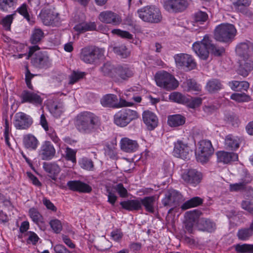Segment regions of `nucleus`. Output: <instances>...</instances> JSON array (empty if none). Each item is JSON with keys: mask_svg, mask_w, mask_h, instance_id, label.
<instances>
[{"mask_svg": "<svg viewBox=\"0 0 253 253\" xmlns=\"http://www.w3.org/2000/svg\"><path fill=\"white\" fill-rule=\"evenodd\" d=\"M75 125L81 133L90 134L97 130L100 126V121L93 113L84 111L76 117Z\"/></svg>", "mask_w": 253, "mask_h": 253, "instance_id": "f257e3e1", "label": "nucleus"}, {"mask_svg": "<svg viewBox=\"0 0 253 253\" xmlns=\"http://www.w3.org/2000/svg\"><path fill=\"white\" fill-rule=\"evenodd\" d=\"M237 33L233 24L223 23L218 25L214 30V39L219 42H230L232 41Z\"/></svg>", "mask_w": 253, "mask_h": 253, "instance_id": "f03ea898", "label": "nucleus"}, {"mask_svg": "<svg viewBox=\"0 0 253 253\" xmlns=\"http://www.w3.org/2000/svg\"><path fill=\"white\" fill-rule=\"evenodd\" d=\"M139 17L143 21L150 23H158L162 20V15L159 8L148 5L138 9Z\"/></svg>", "mask_w": 253, "mask_h": 253, "instance_id": "7ed1b4c3", "label": "nucleus"}, {"mask_svg": "<svg viewBox=\"0 0 253 253\" xmlns=\"http://www.w3.org/2000/svg\"><path fill=\"white\" fill-rule=\"evenodd\" d=\"M103 55V50L94 46H87L82 48L80 58L82 61L87 64H92Z\"/></svg>", "mask_w": 253, "mask_h": 253, "instance_id": "20e7f679", "label": "nucleus"}, {"mask_svg": "<svg viewBox=\"0 0 253 253\" xmlns=\"http://www.w3.org/2000/svg\"><path fill=\"white\" fill-rule=\"evenodd\" d=\"M155 78L157 85L167 90L175 89L178 86V81L167 72L157 73Z\"/></svg>", "mask_w": 253, "mask_h": 253, "instance_id": "39448f33", "label": "nucleus"}, {"mask_svg": "<svg viewBox=\"0 0 253 253\" xmlns=\"http://www.w3.org/2000/svg\"><path fill=\"white\" fill-rule=\"evenodd\" d=\"M138 117V115L136 111L128 109H123L114 115V123L118 126L124 127Z\"/></svg>", "mask_w": 253, "mask_h": 253, "instance_id": "423d86ee", "label": "nucleus"}, {"mask_svg": "<svg viewBox=\"0 0 253 253\" xmlns=\"http://www.w3.org/2000/svg\"><path fill=\"white\" fill-rule=\"evenodd\" d=\"M214 149L210 140H202L199 142V146L196 152L198 161L205 163L212 155Z\"/></svg>", "mask_w": 253, "mask_h": 253, "instance_id": "0eeeda50", "label": "nucleus"}, {"mask_svg": "<svg viewBox=\"0 0 253 253\" xmlns=\"http://www.w3.org/2000/svg\"><path fill=\"white\" fill-rule=\"evenodd\" d=\"M100 102L104 107L113 108L132 106L133 105L132 102L127 101L122 98H120V101H118L117 95L113 94L104 95L101 99Z\"/></svg>", "mask_w": 253, "mask_h": 253, "instance_id": "6e6552de", "label": "nucleus"}, {"mask_svg": "<svg viewBox=\"0 0 253 253\" xmlns=\"http://www.w3.org/2000/svg\"><path fill=\"white\" fill-rule=\"evenodd\" d=\"M183 201V196L177 191L172 189L169 190L166 194L165 197L162 200V204L165 207L170 208L169 211V213Z\"/></svg>", "mask_w": 253, "mask_h": 253, "instance_id": "1a4fd4ad", "label": "nucleus"}, {"mask_svg": "<svg viewBox=\"0 0 253 253\" xmlns=\"http://www.w3.org/2000/svg\"><path fill=\"white\" fill-rule=\"evenodd\" d=\"M210 39L208 35L204 37L201 42H196L193 44V49L202 59L206 60L209 55Z\"/></svg>", "mask_w": 253, "mask_h": 253, "instance_id": "9d476101", "label": "nucleus"}, {"mask_svg": "<svg viewBox=\"0 0 253 253\" xmlns=\"http://www.w3.org/2000/svg\"><path fill=\"white\" fill-rule=\"evenodd\" d=\"M176 64L186 70H191L196 66V63L193 57L185 53L177 54L174 56Z\"/></svg>", "mask_w": 253, "mask_h": 253, "instance_id": "9b49d317", "label": "nucleus"}, {"mask_svg": "<svg viewBox=\"0 0 253 253\" xmlns=\"http://www.w3.org/2000/svg\"><path fill=\"white\" fill-rule=\"evenodd\" d=\"M189 5L187 0H167L165 1L164 7L166 10L172 12H181Z\"/></svg>", "mask_w": 253, "mask_h": 253, "instance_id": "f8f14e48", "label": "nucleus"}, {"mask_svg": "<svg viewBox=\"0 0 253 253\" xmlns=\"http://www.w3.org/2000/svg\"><path fill=\"white\" fill-rule=\"evenodd\" d=\"M191 151L190 147L183 141L178 140L174 143L173 151L174 156L183 159H186L189 158V153Z\"/></svg>", "mask_w": 253, "mask_h": 253, "instance_id": "ddd939ff", "label": "nucleus"}, {"mask_svg": "<svg viewBox=\"0 0 253 253\" xmlns=\"http://www.w3.org/2000/svg\"><path fill=\"white\" fill-rule=\"evenodd\" d=\"M32 122V119L23 112L17 113L15 115L14 125L17 129H27L31 125Z\"/></svg>", "mask_w": 253, "mask_h": 253, "instance_id": "4468645a", "label": "nucleus"}, {"mask_svg": "<svg viewBox=\"0 0 253 253\" xmlns=\"http://www.w3.org/2000/svg\"><path fill=\"white\" fill-rule=\"evenodd\" d=\"M98 19L102 22L115 26L119 25L122 22L120 16L111 11L101 12L98 16Z\"/></svg>", "mask_w": 253, "mask_h": 253, "instance_id": "2eb2a0df", "label": "nucleus"}, {"mask_svg": "<svg viewBox=\"0 0 253 253\" xmlns=\"http://www.w3.org/2000/svg\"><path fill=\"white\" fill-rule=\"evenodd\" d=\"M202 177L201 172L196 169H191L182 175L183 180L187 183L195 186L201 181Z\"/></svg>", "mask_w": 253, "mask_h": 253, "instance_id": "dca6fc26", "label": "nucleus"}, {"mask_svg": "<svg viewBox=\"0 0 253 253\" xmlns=\"http://www.w3.org/2000/svg\"><path fill=\"white\" fill-rule=\"evenodd\" d=\"M56 150L49 141H45L41 146L39 155L43 160H50L55 156Z\"/></svg>", "mask_w": 253, "mask_h": 253, "instance_id": "f3484780", "label": "nucleus"}, {"mask_svg": "<svg viewBox=\"0 0 253 253\" xmlns=\"http://www.w3.org/2000/svg\"><path fill=\"white\" fill-rule=\"evenodd\" d=\"M32 63L39 68H47L51 65V62L48 56L42 52L36 53L32 59Z\"/></svg>", "mask_w": 253, "mask_h": 253, "instance_id": "a211bd4d", "label": "nucleus"}, {"mask_svg": "<svg viewBox=\"0 0 253 253\" xmlns=\"http://www.w3.org/2000/svg\"><path fill=\"white\" fill-rule=\"evenodd\" d=\"M239 67L238 73L239 75L245 77L253 68V62L249 57L239 59Z\"/></svg>", "mask_w": 253, "mask_h": 253, "instance_id": "6ab92c4d", "label": "nucleus"}, {"mask_svg": "<svg viewBox=\"0 0 253 253\" xmlns=\"http://www.w3.org/2000/svg\"><path fill=\"white\" fill-rule=\"evenodd\" d=\"M21 98L22 103L28 102L35 105H41L42 102V100L39 95L28 90H24L22 92Z\"/></svg>", "mask_w": 253, "mask_h": 253, "instance_id": "aec40b11", "label": "nucleus"}, {"mask_svg": "<svg viewBox=\"0 0 253 253\" xmlns=\"http://www.w3.org/2000/svg\"><path fill=\"white\" fill-rule=\"evenodd\" d=\"M67 185L70 190L74 191L89 193L92 190V188L89 185L79 180L69 181Z\"/></svg>", "mask_w": 253, "mask_h": 253, "instance_id": "412c9836", "label": "nucleus"}, {"mask_svg": "<svg viewBox=\"0 0 253 253\" xmlns=\"http://www.w3.org/2000/svg\"><path fill=\"white\" fill-rule=\"evenodd\" d=\"M142 118L148 129L153 130L157 126L158 119L154 113L150 111H145L142 114Z\"/></svg>", "mask_w": 253, "mask_h": 253, "instance_id": "4be33fe9", "label": "nucleus"}, {"mask_svg": "<svg viewBox=\"0 0 253 253\" xmlns=\"http://www.w3.org/2000/svg\"><path fill=\"white\" fill-rule=\"evenodd\" d=\"M242 141L241 137L230 134L225 138V145L227 149L235 151L239 148Z\"/></svg>", "mask_w": 253, "mask_h": 253, "instance_id": "5701e85b", "label": "nucleus"}, {"mask_svg": "<svg viewBox=\"0 0 253 253\" xmlns=\"http://www.w3.org/2000/svg\"><path fill=\"white\" fill-rule=\"evenodd\" d=\"M236 52L239 58L249 57V54L253 53V45L251 43H241L237 46Z\"/></svg>", "mask_w": 253, "mask_h": 253, "instance_id": "b1692460", "label": "nucleus"}, {"mask_svg": "<svg viewBox=\"0 0 253 253\" xmlns=\"http://www.w3.org/2000/svg\"><path fill=\"white\" fill-rule=\"evenodd\" d=\"M121 148L126 152L131 153L136 151L138 147V143L135 140L128 138H123L120 142Z\"/></svg>", "mask_w": 253, "mask_h": 253, "instance_id": "393cba45", "label": "nucleus"}, {"mask_svg": "<svg viewBox=\"0 0 253 253\" xmlns=\"http://www.w3.org/2000/svg\"><path fill=\"white\" fill-rule=\"evenodd\" d=\"M217 161L218 162L224 164H228L232 161L238 160V155L235 153L219 151L216 153Z\"/></svg>", "mask_w": 253, "mask_h": 253, "instance_id": "a878e982", "label": "nucleus"}, {"mask_svg": "<svg viewBox=\"0 0 253 253\" xmlns=\"http://www.w3.org/2000/svg\"><path fill=\"white\" fill-rule=\"evenodd\" d=\"M197 227L199 230L211 232L215 229V224L209 219L202 218L198 220Z\"/></svg>", "mask_w": 253, "mask_h": 253, "instance_id": "bb28decb", "label": "nucleus"}, {"mask_svg": "<svg viewBox=\"0 0 253 253\" xmlns=\"http://www.w3.org/2000/svg\"><path fill=\"white\" fill-rule=\"evenodd\" d=\"M43 168L44 170L48 173V175L52 180L55 181L56 176L60 171V167L55 163H44Z\"/></svg>", "mask_w": 253, "mask_h": 253, "instance_id": "cd10ccee", "label": "nucleus"}, {"mask_svg": "<svg viewBox=\"0 0 253 253\" xmlns=\"http://www.w3.org/2000/svg\"><path fill=\"white\" fill-rule=\"evenodd\" d=\"M122 208L129 211H138L142 209L140 201L130 200L122 201L120 203Z\"/></svg>", "mask_w": 253, "mask_h": 253, "instance_id": "c85d7f7f", "label": "nucleus"}, {"mask_svg": "<svg viewBox=\"0 0 253 253\" xmlns=\"http://www.w3.org/2000/svg\"><path fill=\"white\" fill-rule=\"evenodd\" d=\"M141 206H143L145 210L150 213H154L155 211V204L156 198L155 196L145 197L140 199Z\"/></svg>", "mask_w": 253, "mask_h": 253, "instance_id": "c756f323", "label": "nucleus"}, {"mask_svg": "<svg viewBox=\"0 0 253 253\" xmlns=\"http://www.w3.org/2000/svg\"><path fill=\"white\" fill-rule=\"evenodd\" d=\"M116 74L117 78L119 77L123 80H126L133 75V72L130 68L121 66L116 68Z\"/></svg>", "mask_w": 253, "mask_h": 253, "instance_id": "7c9ffc66", "label": "nucleus"}, {"mask_svg": "<svg viewBox=\"0 0 253 253\" xmlns=\"http://www.w3.org/2000/svg\"><path fill=\"white\" fill-rule=\"evenodd\" d=\"M50 113L55 118H59L64 111V107L62 102H53L49 106Z\"/></svg>", "mask_w": 253, "mask_h": 253, "instance_id": "2f4dec72", "label": "nucleus"}, {"mask_svg": "<svg viewBox=\"0 0 253 253\" xmlns=\"http://www.w3.org/2000/svg\"><path fill=\"white\" fill-rule=\"evenodd\" d=\"M250 182V180L245 176L240 179L238 183L230 184L229 190L231 192H239L245 190L246 185Z\"/></svg>", "mask_w": 253, "mask_h": 253, "instance_id": "473e14b6", "label": "nucleus"}, {"mask_svg": "<svg viewBox=\"0 0 253 253\" xmlns=\"http://www.w3.org/2000/svg\"><path fill=\"white\" fill-rule=\"evenodd\" d=\"M221 82L216 79L209 80L207 83L206 89L211 93L215 92L222 88Z\"/></svg>", "mask_w": 253, "mask_h": 253, "instance_id": "72a5a7b5", "label": "nucleus"}, {"mask_svg": "<svg viewBox=\"0 0 253 253\" xmlns=\"http://www.w3.org/2000/svg\"><path fill=\"white\" fill-rule=\"evenodd\" d=\"M185 122V118L180 115H174L168 117V124L172 127L183 125Z\"/></svg>", "mask_w": 253, "mask_h": 253, "instance_id": "f704fd0d", "label": "nucleus"}, {"mask_svg": "<svg viewBox=\"0 0 253 253\" xmlns=\"http://www.w3.org/2000/svg\"><path fill=\"white\" fill-rule=\"evenodd\" d=\"M203 200L199 197H193L183 203L181 208L183 210H186L188 209L195 207L200 206L203 204Z\"/></svg>", "mask_w": 253, "mask_h": 253, "instance_id": "c9c22d12", "label": "nucleus"}, {"mask_svg": "<svg viewBox=\"0 0 253 253\" xmlns=\"http://www.w3.org/2000/svg\"><path fill=\"white\" fill-rule=\"evenodd\" d=\"M101 71L104 76H109L113 79L117 78L116 68L109 62L105 63L101 68Z\"/></svg>", "mask_w": 253, "mask_h": 253, "instance_id": "e433bc0d", "label": "nucleus"}, {"mask_svg": "<svg viewBox=\"0 0 253 253\" xmlns=\"http://www.w3.org/2000/svg\"><path fill=\"white\" fill-rule=\"evenodd\" d=\"M38 140L34 135L31 134L27 135L24 137V144L26 148L35 150L38 145Z\"/></svg>", "mask_w": 253, "mask_h": 253, "instance_id": "4c0bfd02", "label": "nucleus"}, {"mask_svg": "<svg viewBox=\"0 0 253 253\" xmlns=\"http://www.w3.org/2000/svg\"><path fill=\"white\" fill-rule=\"evenodd\" d=\"M96 24L94 22L82 23L76 25L74 27L75 31L80 33H84L87 31H92L96 29Z\"/></svg>", "mask_w": 253, "mask_h": 253, "instance_id": "58836bf2", "label": "nucleus"}, {"mask_svg": "<svg viewBox=\"0 0 253 253\" xmlns=\"http://www.w3.org/2000/svg\"><path fill=\"white\" fill-rule=\"evenodd\" d=\"M253 235V231L250 228H242L238 231L237 236L238 239L241 241L249 240Z\"/></svg>", "mask_w": 253, "mask_h": 253, "instance_id": "ea45409f", "label": "nucleus"}, {"mask_svg": "<svg viewBox=\"0 0 253 253\" xmlns=\"http://www.w3.org/2000/svg\"><path fill=\"white\" fill-rule=\"evenodd\" d=\"M44 37V33L42 30L40 28H35L32 31L30 38L31 42L33 44H36L41 42Z\"/></svg>", "mask_w": 253, "mask_h": 253, "instance_id": "a19ab883", "label": "nucleus"}, {"mask_svg": "<svg viewBox=\"0 0 253 253\" xmlns=\"http://www.w3.org/2000/svg\"><path fill=\"white\" fill-rule=\"evenodd\" d=\"M29 214L33 221L37 224L42 222L43 217L38 210L35 208H31Z\"/></svg>", "mask_w": 253, "mask_h": 253, "instance_id": "79ce46f5", "label": "nucleus"}, {"mask_svg": "<svg viewBox=\"0 0 253 253\" xmlns=\"http://www.w3.org/2000/svg\"><path fill=\"white\" fill-rule=\"evenodd\" d=\"M183 86L187 91H199L201 90L200 86L194 81L189 79L183 82Z\"/></svg>", "mask_w": 253, "mask_h": 253, "instance_id": "37998d69", "label": "nucleus"}, {"mask_svg": "<svg viewBox=\"0 0 253 253\" xmlns=\"http://www.w3.org/2000/svg\"><path fill=\"white\" fill-rule=\"evenodd\" d=\"M169 98L170 100L178 103L186 104L187 102V98L178 92H173L170 93Z\"/></svg>", "mask_w": 253, "mask_h": 253, "instance_id": "c03bdc74", "label": "nucleus"}, {"mask_svg": "<svg viewBox=\"0 0 253 253\" xmlns=\"http://www.w3.org/2000/svg\"><path fill=\"white\" fill-rule=\"evenodd\" d=\"M113 51L122 58H126L130 55V52L126 47L123 44L114 47Z\"/></svg>", "mask_w": 253, "mask_h": 253, "instance_id": "a18cd8bd", "label": "nucleus"}, {"mask_svg": "<svg viewBox=\"0 0 253 253\" xmlns=\"http://www.w3.org/2000/svg\"><path fill=\"white\" fill-rule=\"evenodd\" d=\"M235 250L240 253H253V245L244 244H237L235 246Z\"/></svg>", "mask_w": 253, "mask_h": 253, "instance_id": "49530a36", "label": "nucleus"}, {"mask_svg": "<svg viewBox=\"0 0 253 253\" xmlns=\"http://www.w3.org/2000/svg\"><path fill=\"white\" fill-rule=\"evenodd\" d=\"M208 15L206 12L202 10H198L194 14V20L197 22L203 24L208 19Z\"/></svg>", "mask_w": 253, "mask_h": 253, "instance_id": "de8ad7c7", "label": "nucleus"}, {"mask_svg": "<svg viewBox=\"0 0 253 253\" xmlns=\"http://www.w3.org/2000/svg\"><path fill=\"white\" fill-rule=\"evenodd\" d=\"M17 11L28 21L31 25L34 23V20L30 18V16L27 11V5L25 3H23L20 7L17 9Z\"/></svg>", "mask_w": 253, "mask_h": 253, "instance_id": "09e8293b", "label": "nucleus"}, {"mask_svg": "<svg viewBox=\"0 0 253 253\" xmlns=\"http://www.w3.org/2000/svg\"><path fill=\"white\" fill-rule=\"evenodd\" d=\"M201 213L200 211L197 210L188 211L186 213V220L195 223Z\"/></svg>", "mask_w": 253, "mask_h": 253, "instance_id": "8fccbe9b", "label": "nucleus"}, {"mask_svg": "<svg viewBox=\"0 0 253 253\" xmlns=\"http://www.w3.org/2000/svg\"><path fill=\"white\" fill-rule=\"evenodd\" d=\"M230 98L238 102H248L251 100L250 96L245 93H233L231 95Z\"/></svg>", "mask_w": 253, "mask_h": 253, "instance_id": "3c124183", "label": "nucleus"}, {"mask_svg": "<svg viewBox=\"0 0 253 253\" xmlns=\"http://www.w3.org/2000/svg\"><path fill=\"white\" fill-rule=\"evenodd\" d=\"M81 167L87 170H93V163L91 159L86 158H83L80 162Z\"/></svg>", "mask_w": 253, "mask_h": 253, "instance_id": "603ef678", "label": "nucleus"}, {"mask_svg": "<svg viewBox=\"0 0 253 253\" xmlns=\"http://www.w3.org/2000/svg\"><path fill=\"white\" fill-rule=\"evenodd\" d=\"M49 225L55 233H59L62 230V225L60 220L57 219H51Z\"/></svg>", "mask_w": 253, "mask_h": 253, "instance_id": "864d4df0", "label": "nucleus"}, {"mask_svg": "<svg viewBox=\"0 0 253 253\" xmlns=\"http://www.w3.org/2000/svg\"><path fill=\"white\" fill-rule=\"evenodd\" d=\"M14 15L15 14L8 15L2 18V19L0 21V24L2 25L3 28L6 30H10V26L12 22Z\"/></svg>", "mask_w": 253, "mask_h": 253, "instance_id": "5fc2aeb1", "label": "nucleus"}, {"mask_svg": "<svg viewBox=\"0 0 253 253\" xmlns=\"http://www.w3.org/2000/svg\"><path fill=\"white\" fill-rule=\"evenodd\" d=\"M210 49L211 52L215 56H219L222 55L225 52V49L223 47L218 46L211 43L210 40Z\"/></svg>", "mask_w": 253, "mask_h": 253, "instance_id": "6e6d98bb", "label": "nucleus"}, {"mask_svg": "<svg viewBox=\"0 0 253 253\" xmlns=\"http://www.w3.org/2000/svg\"><path fill=\"white\" fill-rule=\"evenodd\" d=\"M17 0H0V9L3 11H7L8 8L14 5Z\"/></svg>", "mask_w": 253, "mask_h": 253, "instance_id": "4d7b16f0", "label": "nucleus"}, {"mask_svg": "<svg viewBox=\"0 0 253 253\" xmlns=\"http://www.w3.org/2000/svg\"><path fill=\"white\" fill-rule=\"evenodd\" d=\"M202 100L200 97H191L187 98V102L186 104L189 108L194 109L199 106L202 104Z\"/></svg>", "mask_w": 253, "mask_h": 253, "instance_id": "13d9d810", "label": "nucleus"}, {"mask_svg": "<svg viewBox=\"0 0 253 253\" xmlns=\"http://www.w3.org/2000/svg\"><path fill=\"white\" fill-rule=\"evenodd\" d=\"M233 5L235 7L236 9L240 10L241 12H243L240 7L241 6H249L251 2V0H230Z\"/></svg>", "mask_w": 253, "mask_h": 253, "instance_id": "bf43d9fd", "label": "nucleus"}, {"mask_svg": "<svg viewBox=\"0 0 253 253\" xmlns=\"http://www.w3.org/2000/svg\"><path fill=\"white\" fill-rule=\"evenodd\" d=\"M85 74L84 72H80L77 71H73L70 76V84H74L77 82L79 80L83 79Z\"/></svg>", "mask_w": 253, "mask_h": 253, "instance_id": "052dcab7", "label": "nucleus"}, {"mask_svg": "<svg viewBox=\"0 0 253 253\" xmlns=\"http://www.w3.org/2000/svg\"><path fill=\"white\" fill-rule=\"evenodd\" d=\"M46 133L50 139L56 143H57L60 141L59 138L57 135L55 130L52 127H47L46 129H44Z\"/></svg>", "mask_w": 253, "mask_h": 253, "instance_id": "680f3d73", "label": "nucleus"}, {"mask_svg": "<svg viewBox=\"0 0 253 253\" xmlns=\"http://www.w3.org/2000/svg\"><path fill=\"white\" fill-rule=\"evenodd\" d=\"M66 159L68 161H71L72 163L76 162V154L77 151L70 148L67 147L66 151Z\"/></svg>", "mask_w": 253, "mask_h": 253, "instance_id": "e2e57ef3", "label": "nucleus"}, {"mask_svg": "<svg viewBox=\"0 0 253 253\" xmlns=\"http://www.w3.org/2000/svg\"><path fill=\"white\" fill-rule=\"evenodd\" d=\"M112 33L117 35L123 38L127 39H132V35L126 31H123L118 29H113L112 30Z\"/></svg>", "mask_w": 253, "mask_h": 253, "instance_id": "0e129e2a", "label": "nucleus"}, {"mask_svg": "<svg viewBox=\"0 0 253 253\" xmlns=\"http://www.w3.org/2000/svg\"><path fill=\"white\" fill-rule=\"evenodd\" d=\"M241 207L253 215V202L250 201L244 200L241 202Z\"/></svg>", "mask_w": 253, "mask_h": 253, "instance_id": "69168bd1", "label": "nucleus"}, {"mask_svg": "<svg viewBox=\"0 0 253 253\" xmlns=\"http://www.w3.org/2000/svg\"><path fill=\"white\" fill-rule=\"evenodd\" d=\"M106 192L108 196V202L112 205H114L117 199V196L116 195L115 192L113 191L109 187H107Z\"/></svg>", "mask_w": 253, "mask_h": 253, "instance_id": "338daca9", "label": "nucleus"}, {"mask_svg": "<svg viewBox=\"0 0 253 253\" xmlns=\"http://www.w3.org/2000/svg\"><path fill=\"white\" fill-rule=\"evenodd\" d=\"M115 190L118 193L120 196L123 198L127 197L128 196V193L127 190L124 187V185L122 183L117 184L115 187Z\"/></svg>", "mask_w": 253, "mask_h": 253, "instance_id": "774afa93", "label": "nucleus"}]
</instances>
